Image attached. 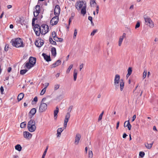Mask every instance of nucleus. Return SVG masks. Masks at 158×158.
<instances>
[{
    "label": "nucleus",
    "mask_w": 158,
    "mask_h": 158,
    "mask_svg": "<svg viewBox=\"0 0 158 158\" xmlns=\"http://www.w3.org/2000/svg\"><path fill=\"white\" fill-rule=\"evenodd\" d=\"M37 20V18H33L32 19V25L33 26H34H34H35V21Z\"/></svg>",
    "instance_id": "obj_38"
},
{
    "label": "nucleus",
    "mask_w": 158,
    "mask_h": 158,
    "mask_svg": "<svg viewBox=\"0 0 158 158\" xmlns=\"http://www.w3.org/2000/svg\"><path fill=\"white\" fill-rule=\"evenodd\" d=\"M0 91L1 94H3V92L4 91V89L3 87L1 86L0 88Z\"/></svg>",
    "instance_id": "obj_50"
},
{
    "label": "nucleus",
    "mask_w": 158,
    "mask_h": 158,
    "mask_svg": "<svg viewBox=\"0 0 158 158\" xmlns=\"http://www.w3.org/2000/svg\"><path fill=\"white\" fill-rule=\"evenodd\" d=\"M43 43H40V44H39L38 41H36L35 42V44L36 46L38 47H41L42 45L43 44Z\"/></svg>",
    "instance_id": "obj_30"
},
{
    "label": "nucleus",
    "mask_w": 158,
    "mask_h": 158,
    "mask_svg": "<svg viewBox=\"0 0 158 158\" xmlns=\"http://www.w3.org/2000/svg\"><path fill=\"white\" fill-rule=\"evenodd\" d=\"M24 94L22 93H20L18 96V99L19 101L21 100L23 98Z\"/></svg>",
    "instance_id": "obj_21"
},
{
    "label": "nucleus",
    "mask_w": 158,
    "mask_h": 158,
    "mask_svg": "<svg viewBox=\"0 0 158 158\" xmlns=\"http://www.w3.org/2000/svg\"><path fill=\"white\" fill-rule=\"evenodd\" d=\"M120 76L118 74H116L115 75L114 85L116 89H118L119 87V83L120 82V90L123 91L124 85V83L122 79L120 80Z\"/></svg>",
    "instance_id": "obj_2"
},
{
    "label": "nucleus",
    "mask_w": 158,
    "mask_h": 158,
    "mask_svg": "<svg viewBox=\"0 0 158 158\" xmlns=\"http://www.w3.org/2000/svg\"><path fill=\"white\" fill-rule=\"evenodd\" d=\"M84 64H81L79 67L80 70L81 71L83 67Z\"/></svg>",
    "instance_id": "obj_53"
},
{
    "label": "nucleus",
    "mask_w": 158,
    "mask_h": 158,
    "mask_svg": "<svg viewBox=\"0 0 158 158\" xmlns=\"http://www.w3.org/2000/svg\"><path fill=\"white\" fill-rule=\"evenodd\" d=\"M93 156L92 152L91 151H89V156L90 158H92Z\"/></svg>",
    "instance_id": "obj_37"
},
{
    "label": "nucleus",
    "mask_w": 158,
    "mask_h": 158,
    "mask_svg": "<svg viewBox=\"0 0 158 158\" xmlns=\"http://www.w3.org/2000/svg\"><path fill=\"white\" fill-rule=\"evenodd\" d=\"M46 89L45 88H44L41 91L40 94L41 95H43L45 93Z\"/></svg>",
    "instance_id": "obj_42"
},
{
    "label": "nucleus",
    "mask_w": 158,
    "mask_h": 158,
    "mask_svg": "<svg viewBox=\"0 0 158 158\" xmlns=\"http://www.w3.org/2000/svg\"><path fill=\"white\" fill-rule=\"evenodd\" d=\"M42 56L44 57V59L47 62L51 61V59L50 56H48L46 54L43 53Z\"/></svg>",
    "instance_id": "obj_14"
},
{
    "label": "nucleus",
    "mask_w": 158,
    "mask_h": 158,
    "mask_svg": "<svg viewBox=\"0 0 158 158\" xmlns=\"http://www.w3.org/2000/svg\"><path fill=\"white\" fill-rule=\"evenodd\" d=\"M59 21V17L58 16L56 15L53 17L50 21V24L52 25H54L56 24Z\"/></svg>",
    "instance_id": "obj_8"
},
{
    "label": "nucleus",
    "mask_w": 158,
    "mask_h": 158,
    "mask_svg": "<svg viewBox=\"0 0 158 158\" xmlns=\"http://www.w3.org/2000/svg\"><path fill=\"white\" fill-rule=\"evenodd\" d=\"M147 74V71L146 70H144L143 73V79H144L146 77Z\"/></svg>",
    "instance_id": "obj_39"
},
{
    "label": "nucleus",
    "mask_w": 158,
    "mask_h": 158,
    "mask_svg": "<svg viewBox=\"0 0 158 158\" xmlns=\"http://www.w3.org/2000/svg\"><path fill=\"white\" fill-rule=\"evenodd\" d=\"M57 137H60L61 135V133L62 132L61 131L58 129L57 130Z\"/></svg>",
    "instance_id": "obj_34"
},
{
    "label": "nucleus",
    "mask_w": 158,
    "mask_h": 158,
    "mask_svg": "<svg viewBox=\"0 0 158 158\" xmlns=\"http://www.w3.org/2000/svg\"><path fill=\"white\" fill-rule=\"evenodd\" d=\"M133 8H134V6L133 5H131L129 9L130 10H132V9H133Z\"/></svg>",
    "instance_id": "obj_63"
},
{
    "label": "nucleus",
    "mask_w": 158,
    "mask_h": 158,
    "mask_svg": "<svg viewBox=\"0 0 158 158\" xmlns=\"http://www.w3.org/2000/svg\"><path fill=\"white\" fill-rule=\"evenodd\" d=\"M77 34V31L76 29H75L74 30V33L73 34V37L74 38H75L76 36V35Z\"/></svg>",
    "instance_id": "obj_46"
},
{
    "label": "nucleus",
    "mask_w": 158,
    "mask_h": 158,
    "mask_svg": "<svg viewBox=\"0 0 158 158\" xmlns=\"http://www.w3.org/2000/svg\"><path fill=\"white\" fill-rule=\"evenodd\" d=\"M126 34L125 33H124L123 34V35L122 36H120L118 41V45L119 46H120L121 45L123 39L124 38L126 37Z\"/></svg>",
    "instance_id": "obj_12"
},
{
    "label": "nucleus",
    "mask_w": 158,
    "mask_h": 158,
    "mask_svg": "<svg viewBox=\"0 0 158 158\" xmlns=\"http://www.w3.org/2000/svg\"><path fill=\"white\" fill-rule=\"evenodd\" d=\"M70 114L69 113H67L65 115V118L69 120V119L70 118Z\"/></svg>",
    "instance_id": "obj_35"
},
{
    "label": "nucleus",
    "mask_w": 158,
    "mask_h": 158,
    "mask_svg": "<svg viewBox=\"0 0 158 158\" xmlns=\"http://www.w3.org/2000/svg\"><path fill=\"white\" fill-rule=\"evenodd\" d=\"M102 116L99 115L98 118V121H99L101 120L102 118Z\"/></svg>",
    "instance_id": "obj_62"
},
{
    "label": "nucleus",
    "mask_w": 158,
    "mask_h": 158,
    "mask_svg": "<svg viewBox=\"0 0 158 158\" xmlns=\"http://www.w3.org/2000/svg\"><path fill=\"white\" fill-rule=\"evenodd\" d=\"M73 67V64L70 65L69 66L68 69L67 70L66 72L68 73H69V72L71 69Z\"/></svg>",
    "instance_id": "obj_41"
},
{
    "label": "nucleus",
    "mask_w": 158,
    "mask_h": 158,
    "mask_svg": "<svg viewBox=\"0 0 158 158\" xmlns=\"http://www.w3.org/2000/svg\"><path fill=\"white\" fill-rule=\"evenodd\" d=\"M60 85H59L56 84L54 86V89L55 90H56L59 88Z\"/></svg>",
    "instance_id": "obj_47"
},
{
    "label": "nucleus",
    "mask_w": 158,
    "mask_h": 158,
    "mask_svg": "<svg viewBox=\"0 0 158 158\" xmlns=\"http://www.w3.org/2000/svg\"><path fill=\"white\" fill-rule=\"evenodd\" d=\"M132 69L131 67H129L127 70V73L126 75V77L128 78L132 73Z\"/></svg>",
    "instance_id": "obj_20"
},
{
    "label": "nucleus",
    "mask_w": 158,
    "mask_h": 158,
    "mask_svg": "<svg viewBox=\"0 0 158 158\" xmlns=\"http://www.w3.org/2000/svg\"><path fill=\"white\" fill-rule=\"evenodd\" d=\"M59 112V108L57 107H56V109L54 111V116L55 119H56L57 117V114Z\"/></svg>",
    "instance_id": "obj_19"
},
{
    "label": "nucleus",
    "mask_w": 158,
    "mask_h": 158,
    "mask_svg": "<svg viewBox=\"0 0 158 158\" xmlns=\"http://www.w3.org/2000/svg\"><path fill=\"white\" fill-rule=\"evenodd\" d=\"M99 11V6L98 5L96 6V11L97 13V14H98V13Z\"/></svg>",
    "instance_id": "obj_51"
},
{
    "label": "nucleus",
    "mask_w": 158,
    "mask_h": 158,
    "mask_svg": "<svg viewBox=\"0 0 158 158\" xmlns=\"http://www.w3.org/2000/svg\"><path fill=\"white\" fill-rule=\"evenodd\" d=\"M124 127H127L129 130H131V125L130 123L129 122V121H126L124 123Z\"/></svg>",
    "instance_id": "obj_15"
},
{
    "label": "nucleus",
    "mask_w": 158,
    "mask_h": 158,
    "mask_svg": "<svg viewBox=\"0 0 158 158\" xmlns=\"http://www.w3.org/2000/svg\"><path fill=\"white\" fill-rule=\"evenodd\" d=\"M54 40L56 41L62 42L63 40V39L62 38H59L56 36L53 38Z\"/></svg>",
    "instance_id": "obj_27"
},
{
    "label": "nucleus",
    "mask_w": 158,
    "mask_h": 158,
    "mask_svg": "<svg viewBox=\"0 0 158 158\" xmlns=\"http://www.w3.org/2000/svg\"><path fill=\"white\" fill-rule=\"evenodd\" d=\"M119 122L118 121L117 123V125H116V129H117L118 128V127L119 126Z\"/></svg>",
    "instance_id": "obj_57"
},
{
    "label": "nucleus",
    "mask_w": 158,
    "mask_h": 158,
    "mask_svg": "<svg viewBox=\"0 0 158 158\" xmlns=\"http://www.w3.org/2000/svg\"><path fill=\"white\" fill-rule=\"evenodd\" d=\"M144 19L145 24L148 25L150 28H153L154 26V24L150 17L147 16H144Z\"/></svg>",
    "instance_id": "obj_5"
},
{
    "label": "nucleus",
    "mask_w": 158,
    "mask_h": 158,
    "mask_svg": "<svg viewBox=\"0 0 158 158\" xmlns=\"http://www.w3.org/2000/svg\"><path fill=\"white\" fill-rule=\"evenodd\" d=\"M84 2L83 1H79L77 2L75 4L76 8L79 10L84 6Z\"/></svg>",
    "instance_id": "obj_7"
},
{
    "label": "nucleus",
    "mask_w": 158,
    "mask_h": 158,
    "mask_svg": "<svg viewBox=\"0 0 158 158\" xmlns=\"http://www.w3.org/2000/svg\"><path fill=\"white\" fill-rule=\"evenodd\" d=\"M35 9H37L38 10H39V11H40V6L38 5H36L35 6Z\"/></svg>",
    "instance_id": "obj_45"
},
{
    "label": "nucleus",
    "mask_w": 158,
    "mask_h": 158,
    "mask_svg": "<svg viewBox=\"0 0 158 158\" xmlns=\"http://www.w3.org/2000/svg\"><path fill=\"white\" fill-rule=\"evenodd\" d=\"M61 63V61L60 60H58L55 63L51 65L52 68H55L59 65H60Z\"/></svg>",
    "instance_id": "obj_16"
},
{
    "label": "nucleus",
    "mask_w": 158,
    "mask_h": 158,
    "mask_svg": "<svg viewBox=\"0 0 158 158\" xmlns=\"http://www.w3.org/2000/svg\"><path fill=\"white\" fill-rule=\"evenodd\" d=\"M81 138V135L80 134L77 133L76 134L74 141V143L76 145H77L78 144Z\"/></svg>",
    "instance_id": "obj_10"
},
{
    "label": "nucleus",
    "mask_w": 158,
    "mask_h": 158,
    "mask_svg": "<svg viewBox=\"0 0 158 158\" xmlns=\"http://www.w3.org/2000/svg\"><path fill=\"white\" fill-rule=\"evenodd\" d=\"M48 25L43 24L41 26L38 24H36L34 27V30L37 36H39L40 34L44 35L48 31Z\"/></svg>",
    "instance_id": "obj_1"
},
{
    "label": "nucleus",
    "mask_w": 158,
    "mask_h": 158,
    "mask_svg": "<svg viewBox=\"0 0 158 158\" xmlns=\"http://www.w3.org/2000/svg\"><path fill=\"white\" fill-rule=\"evenodd\" d=\"M56 50H51V52L52 55L55 56L56 55Z\"/></svg>",
    "instance_id": "obj_40"
},
{
    "label": "nucleus",
    "mask_w": 158,
    "mask_h": 158,
    "mask_svg": "<svg viewBox=\"0 0 158 158\" xmlns=\"http://www.w3.org/2000/svg\"><path fill=\"white\" fill-rule=\"evenodd\" d=\"M26 125V124L25 123V122H23L20 125V127L21 128H24Z\"/></svg>",
    "instance_id": "obj_32"
},
{
    "label": "nucleus",
    "mask_w": 158,
    "mask_h": 158,
    "mask_svg": "<svg viewBox=\"0 0 158 158\" xmlns=\"http://www.w3.org/2000/svg\"><path fill=\"white\" fill-rule=\"evenodd\" d=\"M27 128L29 131L31 132H33L35 131L36 127L35 122L34 120L31 119L28 122Z\"/></svg>",
    "instance_id": "obj_4"
},
{
    "label": "nucleus",
    "mask_w": 158,
    "mask_h": 158,
    "mask_svg": "<svg viewBox=\"0 0 158 158\" xmlns=\"http://www.w3.org/2000/svg\"><path fill=\"white\" fill-rule=\"evenodd\" d=\"M11 70V68L10 67H9L8 68L7 71L8 73H10Z\"/></svg>",
    "instance_id": "obj_61"
},
{
    "label": "nucleus",
    "mask_w": 158,
    "mask_h": 158,
    "mask_svg": "<svg viewBox=\"0 0 158 158\" xmlns=\"http://www.w3.org/2000/svg\"><path fill=\"white\" fill-rule=\"evenodd\" d=\"M73 109V106H70L69 107L68 109V112L67 113H70L72 111V110Z\"/></svg>",
    "instance_id": "obj_48"
},
{
    "label": "nucleus",
    "mask_w": 158,
    "mask_h": 158,
    "mask_svg": "<svg viewBox=\"0 0 158 158\" xmlns=\"http://www.w3.org/2000/svg\"><path fill=\"white\" fill-rule=\"evenodd\" d=\"M48 146H47L46 148L45 149V150L44 152V153H43L42 156V158H44L45 155L46 154L47 150L48 149Z\"/></svg>",
    "instance_id": "obj_28"
},
{
    "label": "nucleus",
    "mask_w": 158,
    "mask_h": 158,
    "mask_svg": "<svg viewBox=\"0 0 158 158\" xmlns=\"http://www.w3.org/2000/svg\"><path fill=\"white\" fill-rule=\"evenodd\" d=\"M40 11L37 9H35V10L33 12L34 16L35 17H37L40 13Z\"/></svg>",
    "instance_id": "obj_24"
},
{
    "label": "nucleus",
    "mask_w": 158,
    "mask_h": 158,
    "mask_svg": "<svg viewBox=\"0 0 158 158\" xmlns=\"http://www.w3.org/2000/svg\"><path fill=\"white\" fill-rule=\"evenodd\" d=\"M69 120L65 118L64 120V129H65L67 127V123Z\"/></svg>",
    "instance_id": "obj_31"
},
{
    "label": "nucleus",
    "mask_w": 158,
    "mask_h": 158,
    "mask_svg": "<svg viewBox=\"0 0 158 158\" xmlns=\"http://www.w3.org/2000/svg\"><path fill=\"white\" fill-rule=\"evenodd\" d=\"M144 155H145V153L144 152H140L139 153V156H140L143 157L144 156Z\"/></svg>",
    "instance_id": "obj_44"
},
{
    "label": "nucleus",
    "mask_w": 158,
    "mask_h": 158,
    "mask_svg": "<svg viewBox=\"0 0 158 158\" xmlns=\"http://www.w3.org/2000/svg\"><path fill=\"white\" fill-rule=\"evenodd\" d=\"M127 136V135L125 133H124L123 135V138H125Z\"/></svg>",
    "instance_id": "obj_58"
},
{
    "label": "nucleus",
    "mask_w": 158,
    "mask_h": 158,
    "mask_svg": "<svg viewBox=\"0 0 158 158\" xmlns=\"http://www.w3.org/2000/svg\"><path fill=\"white\" fill-rule=\"evenodd\" d=\"M15 149L19 151H20L22 150V147L20 144H17L15 147Z\"/></svg>",
    "instance_id": "obj_23"
},
{
    "label": "nucleus",
    "mask_w": 158,
    "mask_h": 158,
    "mask_svg": "<svg viewBox=\"0 0 158 158\" xmlns=\"http://www.w3.org/2000/svg\"><path fill=\"white\" fill-rule=\"evenodd\" d=\"M36 58L35 57H30L29 59V62L34 66L36 62Z\"/></svg>",
    "instance_id": "obj_11"
},
{
    "label": "nucleus",
    "mask_w": 158,
    "mask_h": 158,
    "mask_svg": "<svg viewBox=\"0 0 158 158\" xmlns=\"http://www.w3.org/2000/svg\"><path fill=\"white\" fill-rule=\"evenodd\" d=\"M33 66H34L32 64H31L29 62H28L25 64L24 67H25L27 69H29Z\"/></svg>",
    "instance_id": "obj_18"
},
{
    "label": "nucleus",
    "mask_w": 158,
    "mask_h": 158,
    "mask_svg": "<svg viewBox=\"0 0 158 158\" xmlns=\"http://www.w3.org/2000/svg\"><path fill=\"white\" fill-rule=\"evenodd\" d=\"M136 116L135 115H133V116L132 117V122H133L135 120V119L136 118Z\"/></svg>",
    "instance_id": "obj_54"
},
{
    "label": "nucleus",
    "mask_w": 158,
    "mask_h": 158,
    "mask_svg": "<svg viewBox=\"0 0 158 158\" xmlns=\"http://www.w3.org/2000/svg\"><path fill=\"white\" fill-rule=\"evenodd\" d=\"M49 41L50 43L52 44L55 45L56 44V42L55 41H54L52 38H49Z\"/></svg>",
    "instance_id": "obj_33"
},
{
    "label": "nucleus",
    "mask_w": 158,
    "mask_h": 158,
    "mask_svg": "<svg viewBox=\"0 0 158 158\" xmlns=\"http://www.w3.org/2000/svg\"><path fill=\"white\" fill-rule=\"evenodd\" d=\"M46 100V98H43L41 102H45Z\"/></svg>",
    "instance_id": "obj_59"
},
{
    "label": "nucleus",
    "mask_w": 158,
    "mask_h": 158,
    "mask_svg": "<svg viewBox=\"0 0 158 158\" xmlns=\"http://www.w3.org/2000/svg\"><path fill=\"white\" fill-rule=\"evenodd\" d=\"M77 76V73L76 70H74L73 72V80L74 81L76 80Z\"/></svg>",
    "instance_id": "obj_26"
},
{
    "label": "nucleus",
    "mask_w": 158,
    "mask_h": 158,
    "mask_svg": "<svg viewBox=\"0 0 158 158\" xmlns=\"http://www.w3.org/2000/svg\"><path fill=\"white\" fill-rule=\"evenodd\" d=\"M60 75V73H57L56 75V77H59V76Z\"/></svg>",
    "instance_id": "obj_64"
},
{
    "label": "nucleus",
    "mask_w": 158,
    "mask_h": 158,
    "mask_svg": "<svg viewBox=\"0 0 158 158\" xmlns=\"http://www.w3.org/2000/svg\"><path fill=\"white\" fill-rule=\"evenodd\" d=\"M52 35L53 38H54L56 36V33L55 31H53L52 33Z\"/></svg>",
    "instance_id": "obj_49"
},
{
    "label": "nucleus",
    "mask_w": 158,
    "mask_h": 158,
    "mask_svg": "<svg viewBox=\"0 0 158 158\" xmlns=\"http://www.w3.org/2000/svg\"><path fill=\"white\" fill-rule=\"evenodd\" d=\"M24 137L27 139L28 138V137L31 138L32 135L28 131H24L23 133Z\"/></svg>",
    "instance_id": "obj_13"
},
{
    "label": "nucleus",
    "mask_w": 158,
    "mask_h": 158,
    "mask_svg": "<svg viewBox=\"0 0 158 158\" xmlns=\"http://www.w3.org/2000/svg\"><path fill=\"white\" fill-rule=\"evenodd\" d=\"M28 70L27 69H23V70H21L20 71V74L21 75H23Z\"/></svg>",
    "instance_id": "obj_29"
},
{
    "label": "nucleus",
    "mask_w": 158,
    "mask_h": 158,
    "mask_svg": "<svg viewBox=\"0 0 158 158\" xmlns=\"http://www.w3.org/2000/svg\"><path fill=\"white\" fill-rule=\"evenodd\" d=\"M36 110L35 108H32L30 112V113L32 115H34L36 113Z\"/></svg>",
    "instance_id": "obj_25"
},
{
    "label": "nucleus",
    "mask_w": 158,
    "mask_h": 158,
    "mask_svg": "<svg viewBox=\"0 0 158 158\" xmlns=\"http://www.w3.org/2000/svg\"><path fill=\"white\" fill-rule=\"evenodd\" d=\"M90 3L91 5H93L94 4V3H95L96 4L95 1L94 0H91L90 1Z\"/></svg>",
    "instance_id": "obj_52"
},
{
    "label": "nucleus",
    "mask_w": 158,
    "mask_h": 158,
    "mask_svg": "<svg viewBox=\"0 0 158 158\" xmlns=\"http://www.w3.org/2000/svg\"><path fill=\"white\" fill-rule=\"evenodd\" d=\"M153 144V142L152 143L148 144V143H145L144 145L146 148L148 149H150L152 147V145Z\"/></svg>",
    "instance_id": "obj_22"
},
{
    "label": "nucleus",
    "mask_w": 158,
    "mask_h": 158,
    "mask_svg": "<svg viewBox=\"0 0 158 158\" xmlns=\"http://www.w3.org/2000/svg\"><path fill=\"white\" fill-rule=\"evenodd\" d=\"M88 19L90 20V21H92L93 18L92 17L90 16H89L88 18Z\"/></svg>",
    "instance_id": "obj_56"
},
{
    "label": "nucleus",
    "mask_w": 158,
    "mask_h": 158,
    "mask_svg": "<svg viewBox=\"0 0 158 158\" xmlns=\"http://www.w3.org/2000/svg\"><path fill=\"white\" fill-rule=\"evenodd\" d=\"M98 30L97 29H94V30L90 34L91 36H94L95 34L97 32Z\"/></svg>",
    "instance_id": "obj_36"
},
{
    "label": "nucleus",
    "mask_w": 158,
    "mask_h": 158,
    "mask_svg": "<svg viewBox=\"0 0 158 158\" xmlns=\"http://www.w3.org/2000/svg\"><path fill=\"white\" fill-rule=\"evenodd\" d=\"M86 4L85 3L82 8L81 9V14H82L84 16L85 14L86 13Z\"/></svg>",
    "instance_id": "obj_17"
},
{
    "label": "nucleus",
    "mask_w": 158,
    "mask_h": 158,
    "mask_svg": "<svg viewBox=\"0 0 158 158\" xmlns=\"http://www.w3.org/2000/svg\"><path fill=\"white\" fill-rule=\"evenodd\" d=\"M34 101L35 102H37L38 101V98L37 97H35L34 98Z\"/></svg>",
    "instance_id": "obj_60"
},
{
    "label": "nucleus",
    "mask_w": 158,
    "mask_h": 158,
    "mask_svg": "<svg viewBox=\"0 0 158 158\" xmlns=\"http://www.w3.org/2000/svg\"><path fill=\"white\" fill-rule=\"evenodd\" d=\"M140 26V23L138 21L135 26V29H137Z\"/></svg>",
    "instance_id": "obj_43"
},
{
    "label": "nucleus",
    "mask_w": 158,
    "mask_h": 158,
    "mask_svg": "<svg viewBox=\"0 0 158 158\" xmlns=\"http://www.w3.org/2000/svg\"><path fill=\"white\" fill-rule=\"evenodd\" d=\"M60 9L59 5H56L55 7L54 10L55 15L58 16L60 14Z\"/></svg>",
    "instance_id": "obj_9"
},
{
    "label": "nucleus",
    "mask_w": 158,
    "mask_h": 158,
    "mask_svg": "<svg viewBox=\"0 0 158 158\" xmlns=\"http://www.w3.org/2000/svg\"><path fill=\"white\" fill-rule=\"evenodd\" d=\"M47 107V105L44 102H41L39 106V111L40 112H43L46 110Z\"/></svg>",
    "instance_id": "obj_6"
},
{
    "label": "nucleus",
    "mask_w": 158,
    "mask_h": 158,
    "mask_svg": "<svg viewBox=\"0 0 158 158\" xmlns=\"http://www.w3.org/2000/svg\"><path fill=\"white\" fill-rule=\"evenodd\" d=\"M11 42L12 45L17 48L24 47V46L23 40L20 38L13 39Z\"/></svg>",
    "instance_id": "obj_3"
},
{
    "label": "nucleus",
    "mask_w": 158,
    "mask_h": 158,
    "mask_svg": "<svg viewBox=\"0 0 158 158\" xmlns=\"http://www.w3.org/2000/svg\"><path fill=\"white\" fill-rule=\"evenodd\" d=\"M49 84L48 83H46L45 84V87L44 88H45V89H46L47 87L48 86Z\"/></svg>",
    "instance_id": "obj_55"
}]
</instances>
